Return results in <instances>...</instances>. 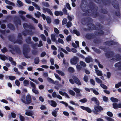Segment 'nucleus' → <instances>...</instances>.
<instances>
[{
    "instance_id": "1",
    "label": "nucleus",
    "mask_w": 121,
    "mask_h": 121,
    "mask_svg": "<svg viewBox=\"0 0 121 121\" xmlns=\"http://www.w3.org/2000/svg\"><path fill=\"white\" fill-rule=\"evenodd\" d=\"M94 108V110H93V112L94 113L96 114H97L98 112H100L103 110V108L99 105L95 106Z\"/></svg>"
},
{
    "instance_id": "2",
    "label": "nucleus",
    "mask_w": 121,
    "mask_h": 121,
    "mask_svg": "<svg viewBox=\"0 0 121 121\" xmlns=\"http://www.w3.org/2000/svg\"><path fill=\"white\" fill-rule=\"evenodd\" d=\"M78 61V59L76 56H74L70 60V62L73 65L76 64Z\"/></svg>"
},
{
    "instance_id": "3",
    "label": "nucleus",
    "mask_w": 121,
    "mask_h": 121,
    "mask_svg": "<svg viewBox=\"0 0 121 121\" xmlns=\"http://www.w3.org/2000/svg\"><path fill=\"white\" fill-rule=\"evenodd\" d=\"M112 106L113 108L114 109H117L118 108H121V102L119 103L118 104L116 103H113Z\"/></svg>"
},
{
    "instance_id": "4",
    "label": "nucleus",
    "mask_w": 121,
    "mask_h": 121,
    "mask_svg": "<svg viewBox=\"0 0 121 121\" xmlns=\"http://www.w3.org/2000/svg\"><path fill=\"white\" fill-rule=\"evenodd\" d=\"M32 99H21V100L25 104H28L31 102Z\"/></svg>"
},
{
    "instance_id": "5",
    "label": "nucleus",
    "mask_w": 121,
    "mask_h": 121,
    "mask_svg": "<svg viewBox=\"0 0 121 121\" xmlns=\"http://www.w3.org/2000/svg\"><path fill=\"white\" fill-rule=\"evenodd\" d=\"M80 108L83 110L86 111L88 113H91L92 112L91 110L88 107L81 106H80Z\"/></svg>"
},
{
    "instance_id": "6",
    "label": "nucleus",
    "mask_w": 121,
    "mask_h": 121,
    "mask_svg": "<svg viewBox=\"0 0 121 121\" xmlns=\"http://www.w3.org/2000/svg\"><path fill=\"white\" fill-rule=\"evenodd\" d=\"M80 108L83 110L86 111L88 113H91L92 112L91 110L88 107L81 106H80Z\"/></svg>"
},
{
    "instance_id": "7",
    "label": "nucleus",
    "mask_w": 121,
    "mask_h": 121,
    "mask_svg": "<svg viewBox=\"0 0 121 121\" xmlns=\"http://www.w3.org/2000/svg\"><path fill=\"white\" fill-rule=\"evenodd\" d=\"M72 78L76 84L79 85H81V82L79 80L78 78L75 76H73L72 77Z\"/></svg>"
},
{
    "instance_id": "8",
    "label": "nucleus",
    "mask_w": 121,
    "mask_h": 121,
    "mask_svg": "<svg viewBox=\"0 0 121 121\" xmlns=\"http://www.w3.org/2000/svg\"><path fill=\"white\" fill-rule=\"evenodd\" d=\"M51 105L53 107H56L57 105V104L56 102L53 100H51L49 102Z\"/></svg>"
},
{
    "instance_id": "9",
    "label": "nucleus",
    "mask_w": 121,
    "mask_h": 121,
    "mask_svg": "<svg viewBox=\"0 0 121 121\" xmlns=\"http://www.w3.org/2000/svg\"><path fill=\"white\" fill-rule=\"evenodd\" d=\"M85 60L86 62L89 63L93 61V59L91 57L89 56L85 58Z\"/></svg>"
},
{
    "instance_id": "10",
    "label": "nucleus",
    "mask_w": 121,
    "mask_h": 121,
    "mask_svg": "<svg viewBox=\"0 0 121 121\" xmlns=\"http://www.w3.org/2000/svg\"><path fill=\"white\" fill-rule=\"evenodd\" d=\"M59 110V108H55V110L52 111V115L55 117H56L57 112Z\"/></svg>"
},
{
    "instance_id": "11",
    "label": "nucleus",
    "mask_w": 121,
    "mask_h": 121,
    "mask_svg": "<svg viewBox=\"0 0 121 121\" xmlns=\"http://www.w3.org/2000/svg\"><path fill=\"white\" fill-rule=\"evenodd\" d=\"M27 112L25 113V114L26 115L29 116H32L33 114V112L30 110H27Z\"/></svg>"
},
{
    "instance_id": "12",
    "label": "nucleus",
    "mask_w": 121,
    "mask_h": 121,
    "mask_svg": "<svg viewBox=\"0 0 121 121\" xmlns=\"http://www.w3.org/2000/svg\"><path fill=\"white\" fill-rule=\"evenodd\" d=\"M52 95L53 98H61V97L59 95H57L55 92H53L52 94Z\"/></svg>"
},
{
    "instance_id": "13",
    "label": "nucleus",
    "mask_w": 121,
    "mask_h": 121,
    "mask_svg": "<svg viewBox=\"0 0 121 121\" xmlns=\"http://www.w3.org/2000/svg\"><path fill=\"white\" fill-rule=\"evenodd\" d=\"M75 43L76 44L74 43H72V45L75 48H77L79 46V42L78 41H75Z\"/></svg>"
},
{
    "instance_id": "14",
    "label": "nucleus",
    "mask_w": 121,
    "mask_h": 121,
    "mask_svg": "<svg viewBox=\"0 0 121 121\" xmlns=\"http://www.w3.org/2000/svg\"><path fill=\"white\" fill-rule=\"evenodd\" d=\"M95 71L97 75L99 76H102L103 73L101 71L98 69H95Z\"/></svg>"
},
{
    "instance_id": "15",
    "label": "nucleus",
    "mask_w": 121,
    "mask_h": 121,
    "mask_svg": "<svg viewBox=\"0 0 121 121\" xmlns=\"http://www.w3.org/2000/svg\"><path fill=\"white\" fill-rule=\"evenodd\" d=\"M59 93L62 95L64 96H65V98H69L68 95L66 93L60 91L59 92Z\"/></svg>"
},
{
    "instance_id": "16",
    "label": "nucleus",
    "mask_w": 121,
    "mask_h": 121,
    "mask_svg": "<svg viewBox=\"0 0 121 121\" xmlns=\"http://www.w3.org/2000/svg\"><path fill=\"white\" fill-rule=\"evenodd\" d=\"M5 3L6 4H9L10 5H12L13 6H15V4L14 3L11 2L9 1L5 0Z\"/></svg>"
},
{
    "instance_id": "17",
    "label": "nucleus",
    "mask_w": 121,
    "mask_h": 121,
    "mask_svg": "<svg viewBox=\"0 0 121 121\" xmlns=\"http://www.w3.org/2000/svg\"><path fill=\"white\" fill-rule=\"evenodd\" d=\"M30 49H24V51H23V54H24L25 57L27 58H29L30 57V56H27L26 55H25V52H28L29 51H30Z\"/></svg>"
},
{
    "instance_id": "18",
    "label": "nucleus",
    "mask_w": 121,
    "mask_h": 121,
    "mask_svg": "<svg viewBox=\"0 0 121 121\" xmlns=\"http://www.w3.org/2000/svg\"><path fill=\"white\" fill-rule=\"evenodd\" d=\"M55 15L56 16H58L59 15L62 16L63 15V13L61 11H56L55 12Z\"/></svg>"
},
{
    "instance_id": "19",
    "label": "nucleus",
    "mask_w": 121,
    "mask_h": 121,
    "mask_svg": "<svg viewBox=\"0 0 121 121\" xmlns=\"http://www.w3.org/2000/svg\"><path fill=\"white\" fill-rule=\"evenodd\" d=\"M87 26L89 28L90 30H92L94 29V26L92 23H90L89 25L88 24Z\"/></svg>"
},
{
    "instance_id": "20",
    "label": "nucleus",
    "mask_w": 121,
    "mask_h": 121,
    "mask_svg": "<svg viewBox=\"0 0 121 121\" xmlns=\"http://www.w3.org/2000/svg\"><path fill=\"white\" fill-rule=\"evenodd\" d=\"M26 33L29 35H32L33 34L34 32L32 31L31 30L29 31H25L24 32L23 34L24 36H25L26 34H25Z\"/></svg>"
},
{
    "instance_id": "21",
    "label": "nucleus",
    "mask_w": 121,
    "mask_h": 121,
    "mask_svg": "<svg viewBox=\"0 0 121 121\" xmlns=\"http://www.w3.org/2000/svg\"><path fill=\"white\" fill-rule=\"evenodd\" d=\"M56 72L61 76H64L65 75L64 73L61 71L57 70H56Z\"/></svg>"
},
{
    "instance_id": "22",
    "label": "nucleus",
    "mask_w": 121,
    "mask_h": 121,
    "mask_svg": "<svg viewBox=\"0 0 121 121\" xmlns=\"http://www.w3.org/2000/svg\"><path fill=\"white\" fill-rule=\"evenodd\" d=\"M51 37L52 40L54 42H55L56 40V37L55 35L52 34L51 35Z\"/></svg>"
},
{
    "instance_id": "23",
    "label": "nucleus",
    "mask_w": 121,
    "mask_h": 121,
    "mask_svg": "<svg viewBox=\"0 0 121 121\" xmlns=\"http://www.w3.org/2000/svg\"><path fill=\"white\" fill-rule=\"evenodd\" d=\"M91 100L92 101H94L95 103L97 105L99 104V102L97 99H91Z\"/></svg>"
},
{
    "instance_id": "24",
    "label": "nucleus",
    "mask_w": 121,
    "mask_h": 121,
    "mask_svg": "<svg viewBox=\"0 0 121 121\" xmlns=\"http://www.w3.org/2000/svg\"><path fill=\"white\" fill-rule=\"evenodd\" d=\"M23 84L24 86H26L28 85L29 82V81L27 80H25L23 81Z\"/></svg>"
},
{
    "instance_id": "25",
    "label": "nucleus",
    "mask_w": 121,
    "mask_h": 121,
    "mask_svg": "<svg viewBox=\"0 0 121 121\" xmlns=\"http://www.w3.org/2000/svg\"><path fill=\"white\" fill-rule=\"evenodd\" d=\"M95 80L96 82L99 83H101L102 82V80L99 78L96 77L95 76Z\"/></svg>"
},
{
    "instance_id": "26",
    "label": "nucleus",
    "mask_w": 121,
    "mask_h": 121,
    "mask_svg": "<svg viewBox=\"0 0 121 121\" xmlns=\"http://www.w3.org/2000/svg\"><path fill=\"white\" fill-rule=\"evenodd\" d=\"M43 5L44 6L47 7H48L50 5L47 2H43L42 3Z\"/></svg>"
},
{
    "instance_id": "27",
    "label": "nucleus",
    "mask_w": 121,
    "mask_h": 121,
    "mask_svg": "<svg viewBox=\"0 0 121 121\" xmlns=\"http://www.w3.org/2000/svg\"><path fill=\"white\" fill-rule=\"evenodd\" d=\"M105 118L108 121H114V119L108 117H105Z\"/></svg>"
},
{
    "instance_id": "28",
    "label": "nucleus",
    "mask_w": 121,
    "mask_h": 121,
    "mask_svg": "<svg viewBox=\"0 0 121 121\" xmlns=\"http://www.w3.org/2000/svg\"><path fill=\"white\" fill-rule=\"evenodd\" d=\"M17 2L18 4V6L20 7L23 6V3L20 0H18L17 1Z\"/></svg>"
},
{
    "instance_id": "29",
    "label": "nucleus",
    "mask_w": 121,
    "mask_h": 121,
    "mask_svg": "<svg viewBox=\"0 0 121 121\" xmlns=\"http://www.w3.org/2000/svg\"><path fill=\"white\" fill-rule=\"evenodd\" d=\"M40 37L42 40L44 41H46V38L45 35L43 34H41L40 35Z\"/></svg>"
},
{
    "instance_id": "30",
    "label": "nucleus",
    "mask_w": 121,
    "mask_h": 121,
    "mask_svg": "<svg viewBox=\"0 0 121 121\" xmlns=\"http://www.w3.org/2000/svg\"><path fill=\"white\" fill-rule=\"evenodd\" d=\"M15 23L16 25H20L21 24V22L19 19H18L15 21Z\"/></svg>"
},
{
    "instance_id": "31",
    "label": "nucleus",
    "mask_w": 121,
    "mask_h": 121,
    "mask_svg": "<svg viewBox=\"0 0 121 121\" xmlns=\"http://www.w3.org/2000/svg\"><path fill=\"white\" fill-rule=\"evenodd\" d=\"M80 65H81L84 67H85L86 66V65L85 63L83 61H81L80 62Z\"/></svg>"
},
{
    "instance_id": "32",
    "label": "nucleus",
    "mask_w": 121,
    "mask_h": 121,
    "mask_svg": "<svg viewBox=\"0 0 121 121\" xmlns=\"http://www.w3.org/2000/svg\"><path fill=\"white\" fill-rule=\"evenodd\" d=\"M54 32L56 34H59L60 33L59 31L57 28L54 27Z\"/></svg>"
},
{
    "instance_id": "33",
    "label": "nucleus",
    "mask_w": 121,
    "mask_h": 121,
    "mask_svg": "<svg viewBox=\"0 0 121 121\" xmlns=\"http://www.w3.org/2000/svg\"><path fill=\"white\" fill-rule=\"evenodd\" d=\"M107 114L108 116L110 117H112L113 116V114L111 112H107Z\"/></svg>"
},
{
    "instance_id": "34",
    "label": "nucleus",
    "mask_w": 121,
    "mask_h": 121,
    "mask_svg": "<svg viewBox=\"0 0 121 121\" xmlns=\"http://www.w3.org/2000/svg\"><path fill=\"white\" fill-rule=\"evenodd\" d=\"M6 57L4 55H0V59L4 61L6 59Z\"/></svg>"
},
{
    "instance_id": "35",
    "label": "nucleus",
    "mask_w": 121,
    "mask_h": 121,
    "mask_svg": "<svg viewBox=\"0 0 121 121\" xmlns=\"http://www.w3.org/2000/svg\"><path fill=\"white\" fill-rule=\"evenodd\" d=\"M35 15L36 17H39V16L41 15V14L40 12H37L36 13H35Z\"/></svg>"
},
{
    "instance_id": "36",
    "label": "nucleus",
    "mask_w": 121,
    "mask_h": 121,
    "mask_svg": "<svg viewBox=\"0 0 121 121\" xmlns=\"http://www.w3.org/2000/svg\"><path fill=\"white\" fill-rule=\"evenodd\" d=\"M8 27L13 30L14 29V28L13 25L11 24H9L8 25Z\"/></svg>"
},
{
    "instance_id": "37",
    "label": "nucleus",
    "mask_w": 121,
    "mask_h": 121,
    "mask_svg": "<svg viewBox=\"0 0 121 121\" xmlns=\"http://www.w3.org/2000/svg\"><path fill=\"white\" fill-rule=\"evenodd\" d=\"M19 118L20 120L21 121H24L25 120V118L24 117L21 115H20Z\"/></svg>"
},
{
    "instance_id": "38",
    "label": "nucleus",
    "mask_w": 121,
    "mask_h": 121,
    "mask_svg": "<svg viewBox=\"0 0 121 121\" xmlns=\"http://www.w3.org/2000/svg\"><path fill=\"white\" fill-rule=\"evenodd\" d=\"M46 19L48 23L50 24L51 22V19L49 17H47Z\"/></svg>"
},
{
    "instance_id": "39",
    "label": "nucleus",
    "mask_w": 121,
    "mask_h": 121,
    "mask_svg": "<svg viewBox=\"0 0 121 121\" xmlns=\"http://www.w3.org/2000/svg\"><path fill=\"white\" fill-rule=\"evenodd\" d=\"M32 90L33 92L35 94H39V92L35 89V88H32Z\"/></svg>"
},
{
    "instance_id": "40",
    "label": "nucleus",
    "mask_w": 121,
    "mask_h": 121,
    "mask_svg": "<svg viewBox=\"0 0 121 121\" xmlns=\"http://www.w3.org/2000/svg\"><path fill=\"white\" fill-rule=\"evenodd\" d=\"M73 90L75 92L78 93H79L80 92V90L79 89L76 88H74L73 89Z\"/></svg>"
},
{
    "instance_id": "41",
    "label": "nucleus",
    "mask_w": 121,
    "mask_h": 121,
    "mask_svg": "<svg viewBox=\"0 0 121 121\" xmlns=\"http://www.w3.org/2000/svg\"><path fill=\"white\" fill-rule=\"evenodd\" d=\"M40 108L41 109L43 110L46 109V108L44 105H41Z\"/></svg>"
},
{
    "instance_id": "42",
    "label": "nucleus",
    "mask_w": 121,
    "mask_h": 121,
    "mask_svg": "<svg viewBox=\"0 0 121 121\" xmlns=\"http://www.w3.org/2000/svg\"><path fill=\"white\" fill-rule=\"evenodd\" d=\"M39 62V60L38 57H36L35 59V64L38 63Z\"/></svg>"
},
{
    "instance_id": "43",
    "label": "nucleus",
    "mask_w": 121,
    "mask_h": 121,
    "mask_svg": "<svg viewBox=\"0 0 121 121\" xmlns=\"http://www.w3.org/2000/svg\"><path fill=\"white\" fill-rule=\"evenodd\" d=\"M30 84L31 86L33 88H36L35 85L34 83L31 82H30Z\"/></svg>"
},
{
    "instance_id": "44",
    "label": "nucleus",
    "mask_w": 121,
    "mask_h": 121,
    "mask_svg": "<svg viewBox=\"0 0 121 121\" xmlns=\"http://www.w3.org/2000/svg\"><path fill=\"white\" fill-rule=\"evenodd\" d=\"M106 44L108 45H111L113 44L112 42L111 41H108L105 43Z\"/></svg>"
},
{
    "instance_id": "45",
    "label": "nucleus",
    "mask_w": 121,
    "mask_h": 121,
    "mask_svg": "<svg viewBox=\"0 0 121 121\" xmlns=\"http://www.w3.org/2000/svg\"><path fill=\"white\" fill-rule=\"evenodd\" d=\"M9 79L12 80H14L16 79V77L14 76H9Z\"/></svg>"
},
{
    "instance_id": "46",
    "label": "nucleus",
    "mask_w": 121,
    "mask_h": 121,
    "mask_svg": "<svg viewBox=\"0 0 121 121\" xmlns=\"http://www.w3.org/2000/svg\"><path fill=\"white\" fill-rule=\"evenodd\" d=\"M100 86L102 87L104 89H107V87L105 85H104L103 84H101Z\"/></svg>"
},
{
    "instance_id": "47",
    "label": "nucleus",
    "mask_w": 121,
    "mask_h": 121,
    "mask_svg": "<svg viewBox=\"0 0 121 121\" xmlns=\"http://www.w3.org/2000/svg\"><path fill=\"white\" fill-rule=\"evenodd\" d=\"M87 101V99H82L79 100V101L81 102L82 103H84Z\"/></svg>"
},
{
    "instance_id": "48",
    "label": "nucleus",
    "mask_w": 121,
    "mask_h": 121,
    "mask_svg": "<svg viewBox=\"0 0 121 121\" xmlns=\"http://www.w3.org/2000/svg\"><path fill=\"white\" fill-rule=\"evenodd\" d=\"M69 71L71 72H74V69L72 67H70L68 69Z\"/></svg>"
},
{
    "instance_id": "49",
    "label": "nucleus",
    "mask_w": 121,
    "mask_h": 121,
    "mask_svg": "<svg viewBox=\"0 0 121 121\" xmlns=\"http://www.w3.org/2000/svg\"><path fill=\"white\" fill-rule=\"evenodd\" d=\"M73 33L76 34L77 36H78L80 35L79 32L76 30H73Z\"/></svg>"
},
{
    "instance_id": "50",
    "label": "nucleus",
    "mask_w": 121,
    "mask_h": 121,
    "mask_svg": "<svg viewBox=\"0 0 121 121\" xmlns=\"http://www.w3.org/2000/svg\"><path fill=\"white\" fill-rule=\"evenodd\" d=\"M95 61L96 62L98 63V65H99V67H100L101 68H103V66L102 65H101V64H100V63L99 62V61L98 60H96Z\"/></svg>"
},
{
    "instance_id": "51",
    "label": "nucleus",
    "mask_w": 121,
    "mask_h": 121,
    "mask_svg": "<svg viewBox=\"0 0 121 121\" xmlns=\"http://www.w3.org/2000/svg\"><path fill=\"white\" fill-rule=\"evenodd\" d=\"M76 68L78 71H80L82 68V67L80 65H77L76 66Z\"/></svg>"
},
{
    "instance_id": "52",
    "label": "nucleus",
    "mask_w": 121,
    "mask_h": 121,
    "mask_svg": "<svg viewBox=\"0 0 121 121\" xmlns=\"http://www.w3.org/2000/svg\"><path fill=\"white\" fill-rule=\"evenodd\" d=\"M67 22V20L66 18H64L62 22V25H64L66 24Z\"/></svg>"
},
{
    "instance_id": "53",
    "label": "nucleus",
    "mask_w": 121,
    "mask_h": 121,
    "mask_svg": "<svg viewBox=\"0 0 121 121\" xmlns=\"http://www.w3.org/2000/svg\"><path fill=\"white\" fill-rule=\"evenodd\" d=\"M111 101L115 103V102H117L118 101V99H110Z\"/></svg>"
},
{
    "instance_id": "54",
    "label": "nucleus",
    "mask_w": 121,
    "mask_h": 121,
    "mask_svg": "<svg viewBox=\"0 0 121 121\" xmlns=\"http://www.w3.org/2000/svg\"><path fill=\"white\" fill-rule=\"evenodd\" d=\"M15 84L18 86H20V83L19 81L17 80H16L15 82Z\"/></svg>"
},
{
    "instance_id": "55",
    "label": "nucleus",
    "mask_w": 121,
    "mask_h": 121,
    "mask_svg": "<svg viewBox=\"0 0 121 121\" xmlns=\"http://www.w3.org/2000/svg\"><path fill=\"white\" fill-rule=\"evenodd\" d=\"M12 117L13 118H15L16 117V114L13 112H11V113Z\"/></svg>"
},
{
    "instance_id": "56",
    "label": "nucleus",
    "mask_w": 121,
    "mask_h": 121,
    "mask_svg": "<svg viewBox=\"0 0 121 121\" xmlns=\"http://www.w3.org/2000/svg\"><path fill=\"white\" fill-rule=\"evenodd\" d=\"M121 86V82L117 84H116L115 86V87L116 88H117Z\"/></svg>"
},
{
    "instance_id": "57",
    "label": "nucleus",
    "mask_w": 121,
    "mask_h": 121,
    "mask_svg": "<svg viewBox=\"0 0 121 121\" xmlns=\"http://www.w3.org/2000/svg\"><path fill=\"white\" fill-rule=\"evenodd\" d=\"M69 93L72 95L74 96L75 95V93L73 91L70 90L69 91Z\"/></svg>"
},
{
    "instance_id": "58",
    "label": "nucleus",
    "mask_w": 121,
    "mask_h": 121,
    "mask_svg": "<svg viewBox=\"0 0 121 121\" xmlns=\"http://www.w3.org/2000/svg\"><path fill=\"white\" fill-rule=\"evenodd\" d=\"M71 37L70 35H69L66 38V39L67 41H70L71 40Z\"/></svg>"
},
{
    "instance_id": "59",
    "label": "nucleus",
    "mask_w": 121,
    "mask_h": 121,
    "mask_svg": "<svg viewBox=\"0 0 121 121\" xmlns=\"http://www.w3.org/2000/svg\"><path fill=\"white\" fill-rule=\"evenodd\" d=\"M72 26V23L71 22H68L67 24V27L69 28Z\"/></svg>"
},
{
    "instance_id": "60",
    "label": "nucleus",
    "mask_w": 121,
    "mask_h": 121,
    "mask_svg": "<svg viewBox=\"0 0 121 121\" xmlns=\"http://www.w3.org/2000/svg\"><path fill=\"white\" fill-rule=\"evenodd\" d=\"M55 23L56 24H58L59 23V21L58 19H56L54 20Z\"/></svg>"
},
{
    "instance_id": "61",
    "label": "nucleus",
    "mask_w": 121,
    "mask_h": 121,
    "mask_svg": "<svg viewBox=\"0 0 121 121\" xmlns=\"http://www.w3.org/2000/svg\"><path fill=\"white\" fill-rule=\"evenodd\" d=\"M54 75L55 77L57 79L60 81L61 80V78L59 76L58 74L55 73Z\"/></svg>"
},
{
    "instance_id": "62",
    "label": "nucleus",
    "mask_w": 121,
    "mask_h": 121,
    "mask_svg": "<svg viewBox=\"0 0 121 121\" xmlns=\"http://www.w3.org/2000/svg\"><path fill=\"white\" fill-rule=\"evenodd\" d=\"M26 42L28 43H30L31 42L30 38V37H28L26 40Z\"/></svg>"
},
{
    "instance_id": "63",
    "label": "nucleus",
    "mask_w": 121,
    "mask_h": 121,
    "mask_svg": "<svg viewBox=\"0 0 121 121\" xmlns=\"http://www.w3.org/2000/svg\"><path fill=\"white\" fill-rule=\"evenodd\" d=\"M34 9V7L32 6H30L29 8V10L31 11H33Z\"/></svg>"
},
{
    "instance_id": "64",
    "label": "nucleus",
    "mask_w": 121,
    "mask_h": 121,
    "mask_svg": "<svg viewBox=\"0 0 121 121\" xmlns=\"http://www.w3.org/2000/svg\"><path fill=\"white\" fill-rule=\"evenodd\" d=\"M23 26L24 28L25 29L26 28L29 27V26L26 23H24L23 25Z\"/></svg>"
}]
</instances>
